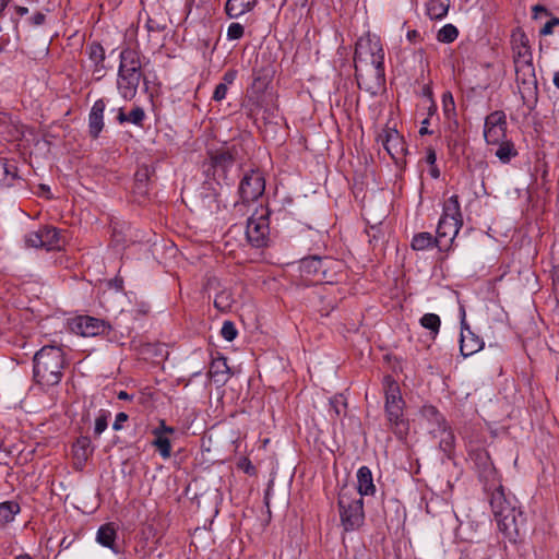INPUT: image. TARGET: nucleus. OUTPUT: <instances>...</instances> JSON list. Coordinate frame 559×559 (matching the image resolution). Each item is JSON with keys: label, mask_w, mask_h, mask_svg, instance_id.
Instances as JSON below:
<instances>
[{"label": "nucleus", "mask_w": 559, "mask_h": 559, "mask_svg": "<svg viewBox=\"0 0 559 559\" xmlns=\"http://www.w3.org/2000/svg\"><path fill=\"white\" fill-rule=\"evenodd\" d=\"M355 69L358 85L377 94L384 84V51L380 38L367 34L356 44Z\"/></svg>", "instance_id": "1"}, {"label": "nucleus", "mask_w": 559, "mask_h": 559, "mask_svg": "<svg viewBox=\"0 0 559 559\" xmlns=\"http://www.w3.org/2000/svg\"><path fill=\"white\" fill-rule=\"evenodd\" d=\"M34 380L43 388L55 386L60 383L66 368L64 353L61 347L47 345L41 347L34 356Z\"/></svg>", "instance_id": "2"}, {"label": "nucleus", "mask_w": 559, "mask_h": 559, "mask_svg": "<svg viewBox=\"0 0 559 559\" xmlns=\"http://www.w3.org/2000/svg\"><path fill=\"white\" fill-rule=\"evenodd\" d=\"M516 503L515 497L507 496L502 486L497 487L491 493L492 513L500 530L508 535H519L525 525V519Z\"/></svg>", "instance_id": "3"}, {"label": "nucleus", "mask_w": 559, "mask_h": 559, "mask_svg": "<svg viewBox=\"0 0 559 559\" xmlns=\"http://www.w3.org/2000/svg\"><path fill=\"white\" fill-rule=\"evenodd\" d=\"M385 392V417L390 430L400 440L404 439L409 430L408 420L404 417V400L401 395L397 382L391 377L385 376L383 379Z\"/></svg>", "instance_id": "4"}, {"label": "nucleus", "mask_w": 559, "mask_h": 559, "mask_svg": "<svg viewBox=\"0 0 559 559\" xmlns=\"http://www.w3.org/2000/svg\"><path fill=\"white\" fill-rule=\"evenodd\" d=\"M141 80V64L132 50H124L120 55L118 74V91L124 99H132L138 91Z\"/></svg>", "instance_id": "5"}, {"label": "nucleus", "mask_w": 559, "mask_h": 559, "mask_svg": "<svg viewBox=\"0 0 559 559\" xmlns=\"http://www.w3.org/2000/svg\"><path fill=\"white\" fill-rule=\"evenodd\" d=\"M342 526L346 532L358 530L365 521L364 500L354 489L343 488L338 493Z\"/></svg>", "instance_id": "6"}, {"label": "nucleus", "mask_w": 559, "mask_h": 559, "mask_svg": "<svg viewBox=\"0 0 559 559\" xmlns=\"http://www.w3.org/2000/svg\"><path fill=\"white\" fill-rule=\"evenodd\" d=\"M512 49L514 53V68L518 82L532 84L535 80V70L532 62V52L528 39L524 32L518 29L512 34Z\"/></svg>", "instance_id": "7"}, {"label": "nucleus", "mask_w": 559, "mask_h": 559, "mask_svg": "<svg viewBox=\"0 0 559 559\" xmlns=\"http://www.w3.org/2000/svg\"><path fill=\"white\" fill-rule=\"evenodd\" d=\"M265 190V179L260 170L247 173L239 186L240 204L250 207L262 197Z\"/></svg>", "instance_id": "8"}, {"label": "nucleus", "mask_w": 559, "mask_h": 559, "mask_svg": "<svg viewBox=\"0 0 559 559\" xmlns=\"http://www.w3.org/2000/svg\"><path fill=\"white\" fill-rule=\"evenodd\" d=\"M269 215L270 212H253V215L248 218L246 235L254 247H262L266 243L270 233Z\"/></svg>", "instance_id": "9"}, {"label": "nucleus", "mask_w": 559, "mask_h": 559, "mask_svg": "<svg viewBox=\"0 0 559 559\" xmlns=\"http://www.w3.org/2000/svg\"><path fill=\"white\" fill-rule=\"evenodd\" d=\"M484 138L487 144L497 145L507 138V119L502 111H493L485 119Z\"/></svg>", "instance_id": "10"}, {"label": "nucleus", "mask_w": 559, "mask_h": 559, "mask_svg": "<svg viewBox=\"0 0 559 559\" xmlns=\"http://www.w3.org/2000/svg\"><path fill=\"white\" fill-rule=\"evenodd\" d=\"M378 142L381 143L386 153L395 160L402 158L406 153V145L402 135L394 127L386 126L378 134Z\"/></svg>", "instance_id": "11"}, {"label": "nucleus", "mask_w": 559, "mask_h": 559, "mask_svg": "<svg viewBox=\"0 0 559 559\" xmlns=\"http://www.w3.org/2000/svg\"><path fill=\"white\" fill-rule=\"evenodd\" d=\"M335 264L330 258H320L318 255L308 257L301 260L300 270L304 275L316 276L318 281L329 280L328 271Z\"/></svg>", "instance_id": "12"}, {"label": "nucleus", "mask_w": 559, "mask_h": 559, "mask_svg": "<svg viewBox=\"0 0 559 559\" xmlns=\"http://www.w3.org/2000/svg\"><path fill=\"white\" fill-rule=\"evenodd\" d=\"M463 224L461 212H443L437 226L438 238H447L452 241Z\"/></svg>", "instance_id": "13"}, {"label": "nucleus", "mask_w": 559, "mask_h": 559, "mask_svg": "<svg viewBox=\"0 0 559 559\" xmlns=\"http://www.w3.org/2000/svg\"><path fill=\"white\" fill-rule=\"evenodd\" d=\"M76 332L82 336H95L106 331L104 321L92 317H80L75 322Z\"/></svg>", "instance_id": "14"}, {"label": "nucleus", "mask_w": 559, "mask_h": 559, "mask_svg": "<svg viewBox=\"0 0 559 559\" xmlns=\"http://www.w3.org/2000/svg\"><path fill=\"white\" fill-rule=\"evenodd\" d=\"M106 104L103 99H97L88 115V128L93 138H97L104 128V111Z\"/></svg>", "instance_id": "15"}, {"label": "nucleus", "mask_w": 559, "mask_h": 559, "mask_svg": "<svg viewBox=\"0 0 559 559\" xmlns=\"http://www.w3.org/2000/svg\"><path fill=\"white\" fill-rule=\"evenodd\" d=\"M444 140L447 142L450 154L460 155L463 152L464 138L459 130L456 120L449 122L448 129L445 130Z\"/></svg>", "instance_id": "16"}, {"label": "nucleus", "mask_w": 559, "mask_h": 559, "mask_svg": "<svg viewBox=\"0 0 559 559\" xmlns=\"http://www.w3.org/2000/svg\"><path fill=\"white\" fill-rule=\"evenodd\" d=\"M460 343L461 353L465 357L477 353L484 346L481 338L474 334L469 328H462Z\"/></svg>", "instance_id": "17"}, {"label": "nucleus", "mask_w": 559, "mask_h": 559, "mask_svg": "<svg viewBox=\"0 0 559 559\" xmlns=\"http://www.w3.org/2000/svg\"><path fill=\"white\" fill-rule=\"evenodd\" d=\"M376 492V486L372 479V473L369 467L361 466L357 471V492L358 497L372 496Z\"/></svg>", "instance_id": "18"}, {"label": "nucleus", "mask_w": 559, "mask_h": 559, "mask_svg": "<svg viewBox=\"0 0 559 559\" xmlns=\"http://www.w3.org/2000/svg\"><path fill=\"white\" fill-rule=\"evenodd\" d=\"M19 181L21 178L15 163L0 158V187H12Z\"/></svg>", "instance_id": "19"}, {"label": "nucleus", "mask_w": 559, "mask_h": 559, "mask_svg": "<svg viewBox=\"0 0 559 559\" xmlns=\"http://www.w3.org/2000/svg\"><path fill=\"white\" fill-rule=\"evenodd\" d=\"M116 538H117V530L114 523L103 524L97 533L96 540L104 547L111 549L114 552L118 554L119 549L116 547Z\"/></svg>", "instance_id": "20"}, {"label": "nucleus", "mask_w": 559, "mask_h": 559, "mask_svg": "<svg viewBox=\"0 0 559 559\" xmlns=\"http://www.w3.org/2000/svg\"><path fill=\"white\" fill-rule=\"evenodd\" d=\"M257 5V0H227L225 11L228 17L238 19L252 11Z\"/></svg>", "instance_id": "21"}, {"label": "nucleus", "mask_w": 559, "mask_h": 559, "mask_svg": "<svg viewBox=\"0 0 559 559\" xmlns=\"http://www.w3.org/2000/svg\"><path fill=\"white\" fill-rule=\"evenodd\" d=\"M88 60L93 67V73L96 74L97 79L103 76L104 70V60H105V50L104 48L96 43L91 44L87 47Z\"/></svg>", "instance_id": "22"}, {"label": "nucleus", "mask_w": 559, "mask_h": 559, "mask_svg": "<svg viewBox=\"0 0 559 559\" xmlns=\"http://www.w3.org/2000/svg\"><path fill=\"white\" fill-rule=\"evenodd\" d=\"M215 382L225 383L229 377V367L225 357L214 358L209 371Z\"/></svg>", "instance_id": "23"}, {"label": "nucleus", "mask_w": 559, "mask_h": 559, "mask_svg": "<svg viewBox=\"0 0 559 559\" xmlns=\"http://www.w3.org/2000/svg\"><path fill=\"white\" fill-rule=\"evenodd\" d=\"M235 302L233 293L229 288L223 287L214 297V307L221 312H228Z\"/></svg>", "instance_id": "24"}, {"label": "nucleus", "mask_w": 559, "mask_h": 559, "mask_svg": "<svg viewBox=\"0 0 559 559\" xmlns=\"http://www.w3.org/2000/svg\"><path fill=\"white\" fill-rule=\"evenodd\" d=\"M449 8L450 0H429L427 14L431 20H441L448 14Z\"/></svg>", "instance_id": "25"}, {"label": "nucleus", "mask_w": 559, "mask_h": 559, "mask_svg": "<svg viewBox=\"0 0 559 559\" xmlns=\"http://www.w3.org/2000/svg\"><path fill=\"white\" fill-rule=\"evenodd\" d=\"M20 512V506L14 501H4L0 503V526L12 522Z\"/></svg>", "instance_id": "26"}, {"label": "nucleus", "mask_w": 559, "mask_h": 559, "mask_svg": "<svg viewBox=\"0 0 559 559\" xmlns=\"http://www.w3.org/2000/svg\"><path fill=\"white\" fill-rule=\"evenodd\" d=\"M73 451L78 459L86 461L94 451L91 439L88 437H80L73 445Z\"/></svg>", "instance_id": "27"}, {"label": "nucleus", "mask_w": 559, "mask_h": 559, "mask_svg": "<svg viewBox=\"0 0 559 559\" xmlns=\"http://www.w3.org/2000/svg\"><path fill=\"white\" fill-rule=\"evenodd\" d=\"M155 440L153 441V445L158 450L159 454L163 459H168L171 454V443L170 440L160 435L159 430H154Z\"/></svg>", "instance_id": "28"}, {"label": "nucleus", "mask_w": 559, "mask_h": 559, "mask_svg": "<svg viewBox=\"0 0 559 559\" xmlns=\"http://www.w3.org/2000/svg\"><path fill=\"white\" fill-rule=\"evenodd\" d=\"M420 325L429 330L435 337L439 333L441 320L436 313H426L420 318Z\"/></svg>", "instance_id": "29"}, {"label": "nucleus", "mask_w": 559, "mask_h": 559, "mask_svg": "<svg viewBox=\"0 0 559 559\" xmlns=\"http://www.w3.org/2000/svg\"><path fill=\"white\" fill-rule=\"evenodd\" d=\"M499 145L496 156L500 159L502 163H509L512 157L516 155V151L514 148V145L510 141H502L501 143H498Z\"/></svg>", "instance_id": "30"}, {"label": "nucleus", "mask_w": 559, "mask_h": 559, "mask_svg": "<svg viewBox=\"0 0 559 559\" xmlns=\"http://www.w3.org/2000/svg\"><path fill=\"white\" fill-rule=\"evenodd\" d=\"M433 246V237L430 233H419L413 237L412 248L414 250H426Z\"/></svg>", "instance_id": "31"}, {"label": "nucleus", "mask_w": 559, "mask_h": 559, "mask_svg": "<svg viewBox=\"0 0 559 559\" xmlns=\"http://www.w3.org/2000/svg\"><path fill=\"white\" fill-rule=\"evenodd\" d=\"M371 214H376V212H370ZM385 216L381 215V216H377V215H372V216H367L365 217V221H366V224L367 226L369 227V230H367L368 235L373 238V239H377L380 235V226L382 225V222L384 221Z\"/></svg>", "instance_id": "32"}, {"label": "nucleus", "mask_w": 559, "mask_h": 559, "mask_svg": "<svg viewBox=\"0 0 559 559\" xmlns=\"http://www.w3.org/2000/svg\"><path fill=\"white\" fill-rule=\"evenodd\" d=\"M457 36H459L457 28L452 24H445L444 26H442L439 29V32L437 34V39L440 43H452L457 38Z\"/></svg>", "instance_id": "33"}, {"label": "nucleus", "mask_w": 559, "mask_h": 559, "mask_svg": "<svg viewBox=\"0 0 559 559\" xmlns=\"http://www.w3.org/2000/svg\"><path fill=\"white\" fill-rule=\"evenodd\" d=\"M442 108L445 118L451 122L455 120V103L450 92H445L442 95Z\"/></svg>", "instance_id": "34"}, {"label": "nucleus", "mask_w": 559, "mask_h": 559, "mask_svg": "<svg viewBox=\"0 0 559 559\" xmlns=\"http://www.w3.org/2000/svg\"><path fill=\"white\" fill-rule=\"evenodd\" d=\"M43 235L44 247L50 249L58 243V233L52 227H44L40 229Z\"/></svg>", "instance_id": "35"}, {"label": "nucleus", "mask_w": 559, "mask_h": 559, "mask_svg": "<svg viewBox=\"0 0 559 559\" xmlns=\"http://www.w3.org/2000/svg\"><path fill=\"white\" fill-rule=\"evenodd\" d=\"M110 417V413L106 411H100L98 416L95 419L94 427V436L99 437L108 426V418Z\"/></svg>", "instance_id": "36"}, {"label": "nucleus", "mask_w": 559, "mask_h": 559, "mask_svg": "<svg viewBox=\"0 0 559 559\" xmlns=\"http://www.w3.org/2000/svg\"><path fill=\"white\" fill-rule=\"evenodd\" d=\"M245 34V27L238 22H233L227 27L226 38L228 40H238Z\"/></svg>", "instance_id": "37"}, {"label": "nucleus", "mask_w": 559, "mask_h": 559, "mask_svg": "<svg viewBox=\"0 0 559 559\" xmlns=\"http://www.w3.org/2000/svg\"><path fill=\"white\" fill-rule=\"evenodd\" d=\"M477 459L484 465V471L481 472V476L485 478H489L496 474L495 468L491 466L489 462V456L486 452H480L477 454Z\"/></svg>", "instance_id": "38"}, {"label": "nucleus", "mask_w": 559, "mask_h": 559, "mask_svg": "<svg viewBox=\"0 0 559 559\" xmlns=\"http://www.w3.org/2000/svg\"><path fill=\"white\" fill-rule=\"evenodd\" d=\"M221 334L226 341H228V342L234 341L237 336V330H236L234 323L230 321H225L223 323Z\"/></svg>", "instance_id": "39"}, {"label": "nucleus", "mask_w": 559, "mask_h": 559, "mask_svg": "<svg viewBox=\"0 0 559 559\" xmlns=\"http://www.w3.org/2000/svg\"><path fill=\"white\" fill-rule=\"evenodd\" d=\"M25 241H26L27 246L33 247V248L44 247L43 235L40 234V230L29 233L26 236Z\"/></svg>", "instance_id": "40"}, {"label": "nucleus", "mask_w": 559, "mask_h": 559, "mask_svg": "<svg viewBox=\"0 0 559 559\" xmlns=\"http://www.w3.org/2000/svg\"><path fill=\"white\" fill-rule=\"evenodd\" d=\"M559 26V17H551L539 31L540 36H549L554 34V28Z\"/></svg>", "instance_id": "41"}, {"label": "nucleus", "mask_w": 559, "mask_h": 559, "mask_svg": "<svg viewBox=\"0 0 559 559\" xmlns=\"http://www.w3.org/2000/svg\"><path fill=\"white\" fill-rule=\"evenodd\" d=\"M144 117H145V114H144L143 109L140 107H136L130 111V114L128 116V121H131L134 124H141Z\"/></svg>", "instance_id": "42"}, {"label": "nucleus", "mask_w": 559, "mask_h": 559, "mask_svg": "<svg viewBox=\"0 0 559 559\" xmlns=\"http://www.w3.org/2000/svg\"><path fill=\"white\" fill-rule=\"evenodd\" d=\"M331 411L334 413L335 416H340L343 412V409L346 407V403L344 402L342 396L334 397L331 400Z\"/></svg>", "instance_id": "43"}, {"label": "nucleus", "mask_w": 559, "mask_h": 559, "mask_svg": "<svg viewBox=\"0 0 559 559\" xmlns=\"http://www.w3.org/2000/svg\"><path fill=\"white\" fill-rule=\"evenodd\" d=\"M227 92V84H217L213 93V99L216 102H222L226 98Z\"/></svg>", "instance_id": "44"}, {"label": "nucleus", "mask_w": 559, "mask_h": 559, "mask_svg": "<svg viewBox=\"0 0 559 559\" xmlns=\"http://www.w3.org/2000/svg\"><path fill=\"white\" fill-rule=\"evenodd\" d=\"M423 413L426 417L436 419L438 424L440 423L441 416L439 415L436 407L425 406Z\"/></svg>", "instance_id": "45"}, {"label": "nucleus", "mask_w": 559, "mask_h": 559, "mask_svg": "<svg viewBox=\"0 0 559 559\" xmlns=\"http://www.w3.org/2000/svg\"><path fill=\"white\" fill-rule=\"evenodd\" d=\"M128 420V415L126 413H118L116 415L115 421L112 424L114 430H120L122 428L123 423Z\"/></svg>", "instance_id": "46"}, {"label": "nucleus", "mask_w": 559, "mask_h": 559, "mask_svg": "<svg viewBox=\"0 0 559 559\" xmlns=\"http://www.w3.org/2000/svg\"><path fill=\"white\" fill-rule=\"evenodd\" d=\"M237 78V71L236 70H228L224 73L223 82L221 84H227V87L234 83V81Z\"/></svg>", "instance_id": "47"}, {"label": "nucleus", "mask_w": 559, "mask_h": 559, "mask_svg": "<svg viewBox=\"0 0 559 559\" xmlns=\"http://www.w3.org/2000/svg\"><path fill=\"white\" fill-rule=\"evenodd\" d=\"M148 179V171L147 169H143L141 171H138L135 175L136 182L145 183Z\"/></svg>", "instance_id": "48"}, {"label": "nucleus", "mask_w": 559, "mask_h": 559, "mask_svg": "<svg viewBox=\"0 0 559 559\" xmlns=\"http://www.w3.org/2000/svg\"><path fill=\"white\" fill-rule=\"evenodd\" d=\"M31 20L34 25H41L45 22V14L37 12L32 16Z\"/></svg>", "instance_id": "49"}, {"label": "nucleus", "mask_w": 559, "mask_h": 559, "mask_svg": "<svg viewBox=\"0 0 559 559\" xmlns=\"http://www.w3.org/2000/svg\"><path fill=\"white\" fill-rule=\"evenodd\" d=\"M428 126H429V119L426 118L421 121V126H420V129H419V134L420 135H426V134H430V130L428 129Z\"/></svg>", "instance_id": "50"}, {"label": "nucleus", "mask_w": 559, "mask_h": 559, "mask_svg": "<svg viewBox=\"0 0 559 559\" xmlns=\"http://www.w3.org/2000/svg\"><path fill=\"white\" fill-rule=\"evenodd\" d=\"M436 160H437L436 152L433 150H429L427 152V156H426L427 164L429 166H431L432 164H436Z\"/></svg>", "instance_id": "51"}, {"label": "nucleus", "mask_w": 559, "mask_h": 559, "mask_svg": "<svg viewBox=\"0 0 559 559\" xmlns=\"http://www.w3.org/2000/svg\"><path fill=\"white\" fill-rule=\"evenodd\" d=\"M39 194L45 197L46 199H50V188L48 186L41 185L39 186Z\"/></svg>", "instance_id": "52"}, {"label": "nucleus", "mask_w": 559, "mask_h": 559, "mask_svg": "<svg viewBox=\"0 0 559 559\" xmlns=\"http://www.w3.org/2000/svg\"><path fill=\"white\" fill-rule=\"evenodd\" d=\"M539 13H543L545 15H549V12L542 5H535L534 7V17L538 19Z\"/></svg>", "instance_id": "53"}, {"label": "nucleus", "mask_w": 559, "mask_h": 559, "mask_svg": "<svg viewBox=\"0 0 559 559\" xmlns=\"http://www.w3.org/2000/svg\"><path fill=\"white\" fill-rule=\"evenodd\" d=\"M428 171H429V175L435 179H437L440 175L439 169L437 168L436 164H432L431 166H429Z\"/></svg>", "instance_id": "54"}, {"label": "nucleus", "mask_w": 559, "mask_h": 559, "mask_svg": "<svg viewBox=\"0 0 559 559\" xmlns=\"http://www.w3.org/2000/svg\"><path fill=\"white\" fill-rule=\"evenodd\" d=\"M156 430H159L160 435L174 432V428L166 426L164 423H162L160 427L157 428Z\"/></svg>", "instance_id": "55"}, {"label": "nucleus", "mask_w": 559, "mask_h": 559, "mask_svg": "<svg viewBox=\"0 0 559 559\" xmlns=\"http://www.w3.org/2000/svg\"><path fill=\"white\" fill-rule=\"evenodd\" d=\"M118 120L119 122L123 123L126 121H128V116H126V114L123 112L122 109L119 110V114H118Z\"/></svg>", "instance_id": "56"}, {"label": "nucleus", "mask_w": 559, "mask_h": 559, "mask_svg": "<svg viewBox=\"0 0 559 559\" xmlns=\"http://www.w3.org/2000/svg\"><path fill=\"white\" fill-rule=\"evenodd\" d=\"M442 442L445 443L447 447H451L453 442V436L448 433L447 438L443 439Z\"/></svg>", "instance_id": "57"}, {"label": "nucleus", "mask_w": 559, "mask_h": 559, "mask_svg": "<svg viewBox=\"0 0 559 559\" xmlns=\"http://www.w3.org/2000/svg\"><path fill=\"white\" fill-rule=\"evenodd\" d=\"M118 399L119 400H129L130 399V395L126 392V391H120L118 393Z\"/></svg>", "instance_id": "58"}, {"label": "nucleus", "mask_w": 559, "mask_h": 559, "mask_svg": "<svg viewBox=\"0 0 559 559\" xmlns=\"http://www.w3.org/2000/svg\"><path fill=\"white\" fill-rule=\"evenodd\" d=\"M554 83L559 88V72H557L554 76Z\"/></svg>", "instance_id": "59"}, {"label": "nucleus", "mask_w": 559, "mask_h": 559, "mask_svg": "<svg viewBox=\"0 0 559 559\" xmlns=\"http://www.w3.org/2000/svg\"><path fill=\"white\" fill-rule=\"evenodd\" d=\"M15 559H33V558H31L28 555H21V556H17Z\"/></svg>", "instance_id": "60"}, {"label": "nucleus", "mask_w": 559, "mask_h": 559, "mask_svg": "<svg viewBox=\"0 0 559 559\" xmlns=\"http://www.w3.org/2000/svg\"><path fill=\"white\" fill-rule=\"evenodd\" d=\"M416 35H417V32L416 31H412V32H408L407 37L412 38V37H414Z\"/></svg>", "instance_id": "61"}, {"label": "nucleus", "mask_w": 559, "mask_h": 559, "mask_svg": "<svg viewBox=\"0 0 559 559\" xmlns=\"http://www.w3.org/2000/svg\"><path fill=\"white\" fill-rule=\"evenodd\" d=\"M27 12V9L26 8H20L19 9V13L20 14H25Z\"/></svg>", "instance_id": "62"}, {"label": "nucleus", "mask_w": 559, "mask_h": 559, "mask_svg": "<svg viewBox=\"0 0 559 559\" xmlns=\"http://www.w3.org/2000/svg\"><path fill=\"white\" fill-rule=\"evenodd\" d=\"M195 0H188L189 4L194 3Z\"/></svg>", "instance_id": "63"}]
</instances>
